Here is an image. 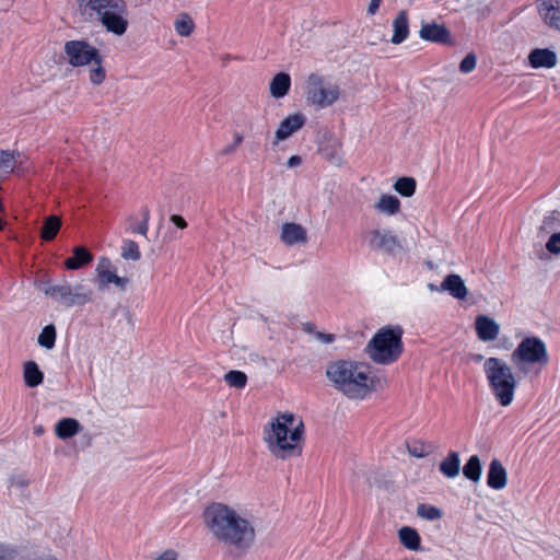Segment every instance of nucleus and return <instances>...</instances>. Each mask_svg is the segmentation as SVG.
<instances>
[{
    "label": "nucleus",
    "instance_id": "obj_1",
    "mask_svg": "<svg viewBox=\"0 0 560 560\" xmlns=\"http://www.w3.org/2000/svg\"><path fill=\"white\" fill-rule=\"evenodd\" d=\"M203 518L211 534L220 541L244 551L255 539L252 524L233 509L222 503H212L203 512Z\"/></svg>",
    "mask_w": 560,
    "mask_h": 560
},
{
    "label": "nucleus",
    "instance_id": "obj_2",
    "mask_svg": "<svg viewBox=\"0 0 560 560\" xmlns=\"http://www.w3.org/2000/svg\"><path fill=\"white\" fill-rule=\"evenodd\" d=\"M325 376L340 394L352 400H362L375 390L369 366L352 360H335L327 364Z\"/></svg>",
    "mask_w": 560,
    "mask_h": 560
},
{
    "label": "nucleus",
    "instance_id": "obj_3",
    "mask_svg": "<svg viewBox=\"0 0 560 560\" xmlns=\"http://www.w3.org/2000/svg\"><path fill=\"white\" fill-rule=\"evenodd\" d=\"M304 430L303 421L296 419L291 412L277 416L269 428L265 429L264 440L269 451L279 458H287L300 454L299 443Z\"/></svg>",
    "mask_w": 560,
    "mask_h": 560
},
{
    "label": "nucleus",
    "instance_id": "obj_4",
    "mask_svg": "<svg viewBox=\"0 0 560 560\" xmlns=\"http://www.w3.org/2000/svg\"><path fill=\"white\" fill-rule=\"evenodd\" d=\"M78 5L82 15L98 22L108 33L117 36L126 33L129 25L126 0H78Z\"/></svg>",
    "mask_w": 560,
    "mask_h": 560
},
{
    "label": "nucleus",
    "instance_id": "obj_5",
    "mask_svg": "<svg viewBox=\"0 0 560 560\" xmlns=\"http://www.w3.org/2000/svg\"><path fill=\"white\" fill-rule=\"evenodd\" d=\"M404 329L399 325H388L381 328L366 346L370 359L377 364L396 362L404 350Z\"/></svg>",
    "mask_w": 560,
    "mask_h": 560
},
{
    "label": "nucleus",
    "instance_id": "obj_6",
    "mask_svg": "<svg viewBox=\"0 0 560 560\" xmlns=\"http://www.w3.org/2000/svg\"><path fill=\"white\" fill-rule=\"evenodd\" d=\"M483 372L489 387L502 407H508L514 399L517 382L511 366L502 359L491 357L485 360Z\"/></svg>",
    "mask_w": 560,
    "mask_h": 560
},
{
    "label": "nucleus",
    "instance_id": "obj_7",
    "mask_svg": "<svg viewBox=\"0 0 560 560\" xmlns=\"http://www.w3.org/2000/svg\"><path fill=\"white\" fill-rule=\"evenodd\" d=\"M511 361L524 375L533 365L546 366L549 362L546 343L536 336L525 337L512 352Z\"/></svg>",
    "mask_w": 560,
    "mask_h": 560
},
{
    "label": "nucleus",
    "instance_id": "obj_8",
    "mask_svg": "<svg viewBox=\"0 0 560 560\" xmlns=\"http://www.w3.org/2000/svg\"><path fill=\"white\" fill-rule=\"evenodd\" d=\"M40 290L46 296L67 308L93 302V291L82 283L71 285L67 281L54 283L48 280L42 283Z\"/></svg>",
    "mask_w": 560,
    "mask_h": 560
},
{
    "label": "nucleus",
    "instance_id": "obj_9",
    "mask_svg": "<svg viewBox=\"0 0 560 560\" xmlns=\"http://www.w3.org/2000/svg\"><path fill=\"white\" fill-rule=\"evenodd\" d=\"M305 96L308 103L326 108L331 106L340 96V88L317 74L311 73L305 83Z\"/></svg>",
    "mask_w": 560,
    "mask_h": 560
},
{
    "label": "nucleus",
    "instance_id": "obj_10",
    "mask_svg": "<svg viewBox=\"0 0 560 560\" xmlns=\"http://www.w3.org/2000/svg\"><path fill=\"white\" fill-rule=\"evenodd\" d=\"M95 282L100 291L106 290L110 284H115L120 291H125L128 287L129 279L119 277L116 267L105 256L100 257L95 267Z\"/></svg>",
    "mask_w": 560,
    "mask_h": 560
},
{
    "label": "nucleus",
    "instance_id": "obj_11",
    "mask_svg": "<svg viewBox=\"0 0 560 560\" xmlns=\"http://www.w3.org/2000/svg\"><path fill=\"white\" fill-rule=\"evenodd\" d=\"M65 51L69 57L70 65L73 67H81L100 61L98 50L83 40L67 42Z\"/></svg>",
    "mask_w": 560,
    "mask_h": 560
},
{
    "label": "nucleus",
    "instance_id": "obj_12",
    "mask_svg": "<svg viewBox=\"0 0 560 560\" xmlns=\"http://www.w3.org/2000/svg\"><path fill=\"white\" fill-rule=\"evenodd\" d=\"M369 246L372 250L387 254L400 247L398 238L389 230H374L369 234Z\"/></svg>",
    "mask_w": 560,
    "mask_h": 560
},
{
    "label": "nucleus",
    "instance_id": "obj_13",
    "mask_svg": "<svg viewBox=\"0 0 560 560\" xmlns=\"http://www.w3.org/2000/svg\"><path fill=\"white\" fill-rule=\"evenodd\" d=\"M419 36L421 39L425 42H431L435 44H451L452 36L450 31L443 24H438L435 22L421 24L419 30Z\"/></svg>",
    "mask_w": 560,
    "mask_h": 560
},
{
    "label": "nucleus",
    "instance_id": "obj_14",
    "mask_svg": "<svg viewBox=\"0 0 560 560\" xmlns=\"http://www.w3.org/2000/svg\"><path fill=\"white\" fill-rule=\"evenodd\" d=\"M538 13L550 28L560 31V0H536Z\"/></svg>",
    "mask_w": 560,
    "mask_h": 560
},
{
    "label": "nucleus",
    "instance_id": "obj_15",
    "mask_svg": "<svg viewBox=\"0 0 560 560\" xmlns=\"http://www.w3.org/2000/svg\"><path fill=\"white\" fill-rule=\"evenodd\" d=\"M305 116L301 113L289 115L280 121L276 132L273 145H277L280 141L288 139L294 132L300 130L305 124Z\"/></svg>",
    "mask_w": 560,
    "mask_h": 560
},
{
    "label": "nucleus",
    "instance_id": "obj_16",
    "mask_svg": "<svg viewBox=\"0 0 560 560\" xmlns=\"http://www.w3.org/2000/svg\"><path fill=\"white\" fill-rule=\"evenodd\" d=\"M476 334L483 342L493 341L500 334V325L487 315H479L475 322Z\"/></svg>",
    "mask_w": 560,
    "mask_h": 560
},
{
    "label": "nucleus",
    "instance_id": "obj_17",
    "mask_svg": "<svg viewBox=\"0 0 560 560\" xmlns=\"http://www.w3.org/2000/svg\"><path fill=\"white\" fill-rule=\"evenodd\" d=\"M529 66L534 69H551L558 62L557 54L549 48H535L528 55Z\"/></svg>",
    "mask_w": 560,
    "mask_h": 560
},
{
    "label": "nucleus",
    "instance_id": "obj_18",
    "mask_svg": "<svg viewBox=\"0 0 560 560\" xmlns=\"http://www.w3.org/2000/svg\"><path fill=\"white\" fill-rule=\"evenodd\" d=\"M280 240L287 246L306 243V230L298 223H283L281 226Z\"/></svg>",
    "mask_w": 560,
    "mask_h": 560
},
{
    "label": "nucleus",
    "instance_id": "obj_19",
    "mask_svg": "<svg viewBox=\"0 0 560 560\" xmlns=\"http://www.w3.org/2000/svg\"><path fill=\"white\" fill-rule=\"evenodd\" d=\"M508 483V472L503 467L502 463L498 458H493L490 462L488 474H487V485L489 488L493 490H501L505 488Z\"/></svg>",
    "mask_w": 560,
    "mask_h": 560
},
{
    "label": "nucleus",
    "instance_id": "obj_20",
    "mask_svg": "<svg viewBox=\"0 0 560 560\" xmlns=\"http://www.w3.org/2000/svg\"><path fill=\"white\" fill-rule=\"evenodd\" d=\"M409 36V20L407 11H400L393 21V35L390 42L399 45Z\"/></svg>",
    "mask_w": 560,
    "mask_h": 560
},
{
    "label": "nucleus",
    "instance_id": "obj_21",
    "mask_svg": "<svg viewBox=\"0 0 560 560\" xmlns=\"http://www.w3.org/2000/svg\"><path fill=\"white\" fill-rule=\"evenodd\" d=\"M441 289L450 292L452 296L458 300H465L468 294V290L458 275L446 276L441 284Z\"/></svg>",
    "mask_w": 560,
    "mask_h": 560
},
{
    "label": "nucleus",
    "instance_id": "obj_22",
    "mask_svg": "<svg viewBox=\"0 0 560 560\" xmlns=\"http://www.w3.org/2000/svg\"><path fill=\"white\" fill-rule=\"evenodd\" d=\"M93 260V255L84 246H75L72 249V256L65 260V267L68 270H78Z\"/></svg>",
    "mask_w": 560,
    "mask_h": 560
},
{
    "label": "nucleus",
    "instance_id": "obj_23",
    "mask_svg": "<svg viewBox=\"0 0 560 560\" xmlns=\"http://www.w3.org/2000/svg\"><path fill=\"white\" fill-rule=\"evenodd\" d=\"M81 431V424L77 419L62 418L55 425V433L61 440H67Z\"/></svg>",
    "mask_w": 560,
    "mask_h": 560
},
{
    "label": "nucleus",
    "instance_id": "obj_24",
    "mask_svg": "<svg viewBox=\"0 0 560 560\" xmlns=\"http://www.w3.org/2000/svg\"><path fill=\"white\" fill-rule=\"evenodd\" d=\"M23 378L27 387L34 388L44 381V373L35 361H27L23 365Z\"/></svg>",
    "mask_w": 560,
    "mask_h": 560
},
{
    "label": "nucleus",
    "instance_id": "obj_25",
    "mask_svg": "<svg viewBox=\"0 0 560 560\" xmlns=\"http://www.w3.org/2000/svg\"><path fill=\"white\" fill-rule=\"evenodd\" d=\"M291 86V78L285 72L277 73L269 85L270 94L276 98L285 96Z\"/></svg>",
    "mask_w": 560,
    "mask_h": 560
},
{
    "label": "nucleus",
    "instance_id": "obj_26",
    "mask_svg": "<svg viewBox=\"0 0 560 560\" xmlns=\"http://www.w3.org/2000/svg\"><path fill=\"white\" fill-rule=\"evenodd\" d=\"M374 209L378 213L386 215H394L400 210V201L394 195L384 194L380 197L378 201L374 205Z\"/></svg>",
    "mask_w": 560,
    "mask_h": 560
},
{
    "label": "nucleus",
    "instance_id": "obj_27",
    "mask_svg": "<svg viewBox=\"0 0 560 560\" xmlns=\"http://www.w3.org/2000/svg\"><path fill=\"white\" fill-rule=\"evenodd\" d=\"M401 545L412 551H417L421 547V538L418 532L409 526H404L398 532Z\"/></svg>",
    "mask_w": 560,
    "mask_h": 560
},
{
    "label": "nucleus",
    "instance_id": "obj_28",
    "mask_svg": "<svg viewBox=\"0 0 560 560\" xmlns=\"http://www.w3.org/2000/svg\"><path fill=\"white\" fill-rule=\"evenodd\" d=\"M460 459L457 452H450L441 462L440 471L447 478H455L459 475Z\"/></svg>",
    "mask_w": 560,
    "mask_h": 560
},
{
    "label": "nucleus",
    "instance_id": "obj_29",
    "mask_svg": "<svg viewBox=\"0 0 560 560\" xmlns=\"http://www.w3.org/2000/svg\"><path fill=\"white\" fill-rule=\"evenodd\" d=\"M61 228V219L57 215H49L45 219L40 230V237L43 241H52Z\"/></svg>",
    "mask_w": 560,
    "mask_h": 560
},
{
    "label": "nucleus",
    "instance_id": "obj_30",
    "mask_svg": "<svg viewBox=\"0 0 560 560\" xmlns=\"http://www.w3.org/2000/svg\"><path fill=\"white\" fill-rule=\"evenodd\" d=\"M481 471H482V467H481V463H480L478 455L470 456L469 459L467 460V463L463 467L464 476L474 482H477L480 480Z\"/></svg>",
    "mask_w": 560,
    "mask_h": 560
},
{
    "label": "nucleus",
    "instance_id": "obj_31",
    "mask_svg": "<svg viewBox=\"0 0 560 560\" xmlns=\"http://www.w3.org/2000/svg\"><path fill=\"white\" fill-rule=\"evenodd\" d=\"M174 28L180 36H189L195 28V23L188 13H179L174 22Z\"/></svg>",
    "mask_w": 560,
    "mask_h": 560
},
{
    "label": "nucleus",
    "instance_id": "obj_32",
    "mask_svg": "<svg viewBox=\"0 0 560 560\" xmlns=\"http://www.w3.org/2000/svg\"><path fill=\"white\" fill-rule=\"evenodd\" d=\"M416 179L408 176L398 178L394 184V189L402 197H411L416 191Z\"/></svg>",
    "mask_w": 560,
    "mask_h": 560
},
{
    "label": "nucleus",
    "instance_id": "obj_33",
    "mask_svg": "<svg viewBox=\"0 0 560 560\" xmlns=\"http://www.w3.org/2000/svg\"><path fill=\"white\" fill-rule=\"evenodd\" d=\"M56 336V327L51 324L47 325L42 329L37 342L40 347L50 350L55 347Z\"/></svg>",
    "mask_w": 560,
    "mask_h": 560
},
{
    "label": "nucleus",
    "instance_id": "obj_34",
    "mask_svg": "<svg viewBox=\"0 0 560 560\" xmlns=\"http://www.w3.org/2000/svg\"><path fill=\"white\" fill-rule=\"evenodd\" d=\"M560 228V211L553 210L547 214L539 228L541 232L551 233L552 231Z\"/></svg>",
    "mask_w": 560,
    "mask_h": 560
},
{
    "label": "nucleus",
    "instance_id": "obj_35",
    "mask_svg": "<svg viewBox=\"0 0 560 560\" xmlns=\"http://www.w3.org/2000/svg\"><path fill=\"white\" fill-rule=\"evenodd\" d=\"M121 257L127 260L137 261L140 259L141 254L138 244L135 241L126 240L124 241L121 247Z\"/></svg>",
    "mask_w": 560,
    "mask_h": 560
},
{
    "label": "nucleus",
    "instance_id": "obj_36",
    "mask_svg": "<svg viewBox=\"0 0 560 560\" xmlns=\"http://www.w3.org/2000/svg\"><path fill=\"white\" fill-rule=\"evenodd\" d=\"M224 381L235 388H244L247 383V376L242 371L232 370L224 375Z\"/></svg>",
    "mask_w": 560,
    "mask_h": 560
},
{
    "label": "nucleus",
    "instance_id": "obj_37",
    "mask_svg": "<svg viewBox=\"0 0 560 560\" xmlns=\"http://www.w3.org/2000/svg\"><path fill=\"white\" fill-rule=\"evenodd\" d=\"M417 513L420 517L425 518L428 521H435L442 517L441 510L429 504H419Z\"/></svg>",
    "mask_w": 560,
    "mask_h": 560
},
{
    "label": "nucleus",
    "instance_id": "obj_38",
    "mask_svg": "<svg viewBox=\"0 0 560 560\" xmlns=\"http://www.w3.org/2000/svg\"><path fill=\"white\" fill-rule=\"evenodd\" d=\"M95 67L90 69L89 78L94 85L101 84L105 79V69L102 67V58L98 62H94Z\"/></svg>",
    "mask_w": 560,
    "mask_h": 560
},
{
    "label": "nucleus",
    "instance_id": "obj_39",
    "mask_svg": "<svg viewBox=\"0 0 560 560\" xmlns=\"http://www.w3.org/2000/svg\"><path fill=\"white\" fill-rule=\"evenodd\" d=\"M14 168V155L9 152L2 150L0 152V172L1 173H11Z\"/></svg>",
    "mask_w": 560,
    "mask_h": 560
},
{
    "label": "nucleus",
    "instance_id": "obj_40",
    "mask_svg": "<svg viewBox=\"0 0 560 560\" xmlns=\"http://www.w3.org/2000/svg\"><path fill=\"white\" fill-rule=\"evenodd\" d=\"M408 453L417 458L425 457L429 454V451L425 444L421 441H416L411 444L407 445Z\"/></svg>",
    "mask_w": 560,
    "mask_h": 560
},
{
    "label": "nucleus",
    "instance_id": "obj_41",
    "mask_svg": "<svg viewBox=\"0 0 560 560\" xmlns=\"http://www.w3.org/2000/svg\"><path fill=\"white\" fill-rule=\"evenodd\" d=\"M546 249L550 254H560V231L550 235L548 242L546 243Z\"/></svg>",
    "mask_w": 560,
    "mask_h": 560
},
{
    "label": "nucleus",
    "instance_id": "obj_42",
    "mask_svg": "<svg viewBox=\"0 0 560 560\" xmlns=\"http://www.w3.org/2000/svg\"><path fill=\"white\" fill-rule=\"evenodd\" d=\"M477 65V58L474 54H468L460 62L459 70L463 73L471 72Z\"/></svg>",
    "mask_w": 560,
    "mask_h": 560
},
{
    "label": "nucleus",
    "instance_id": "obj_43",
    "mask_svg": "<svg viewBox=\"0 0 560 560\" xmlns=\"http://www.w3.org/2000/svg\"><path fill=\"white\" fill-rule=\"evenodd\" d=\"M11 552L12 551L7 546L1 545L0 546V560H11ZM31 560H57V559L51 555H45L42 557H35Z\"/></svg>",
    "mask_w": 560,
    "mask_h": 560
},
{
    "label": "nucleus",
    "instance_id": "obj_44",
    "mask_svg": "<svg viewBox=\"0 0 560 560\" xmlns=\"http://www.w3.org/2000/svg\"><path fill=\"white\" fill-rule=\"evenodd\" d=\"M243 142V137L240 135V133H235L234 135V141L233 143L226 145L225 148L222 149L221 151V154L222 155H228V154H231L233 153L236 148Z\"/></svg>",
    "mask_w": 560,
    "mask_h": 560
},
{
    "label": "nucleus",
    "instance_id": "obj_45",
    "mask_svg": "<svg viewBox=\"0 0 560 560\" xmlns=\"http://www.w3.org/2000/svg\"><path fill=\"white\" fill-rule=\"evenodd\" d=\"M314 338L324 345L332 343L336 340V336L334 334L322 332L318 330L315 332Z\"/></svg>",
    "mask_w": 560,
    "mask_h": 560
},
{
    "label": "nucleus",
    "instance_id": "obj_46",
    "mask_svg": "<svg viewBox=\"0 0 560 560\" xmlns=\"http://www.w3.org/2000/svg\"><path fill=\"white\" fill-rule=\"evenodd\" d=\"M10 485L19 488H25L28 486V480L24 475H16L10 478Z\"/></svg>",
    "mask_w": 560,
    "mask_h": 560
},
{
    "label": "nucleus",
    "instance_id": "obj_47",
    "mask_svg": "<svg viewBox=\"0 0 560 560\" xmlns=\"http://www.w3.org/2000/svg\"><path fill=\"white\" fill-rule=\"evenodd\" d=\"M178 553L173 549L165 550L155 560H177Z\"/></svg>",
    "mask_w": 560,
    "mask_h": 560
},
{
    "label": "nucleus",
    "instance_id": "obj_48",
    "mask_svg": "<svg viewBox=\"0 0 560 560\" xmlns=\"http://www.w3.org/2000/svg\"><path fill=\"white\" fill-rule=\"evenodd\" d=\"M381 3H382V0H371L370 4L368 7V10H366V14L369 16L376 14V12L380 9Z\"/></svg>",
    "mask_w": 560,
    "mask_h": 560
},
{
    "label": "nucleus",
    "instance_id": "obj_49",
    "mask_svg": "<svg viewBox=\"0 0 560 560\" xmlns=\"http://www.w3.org/2000/svg\"><path fill=\"white\" fill-rule=\"evenodd\" d=\"M170 220L179 229H185L187 226L185 219L178 214H172Z\"/></svg>",
    "mask_w": 560,
    "mask_h": 560
},
{
    "label": "nucleus",
    "instance_id": "obj_50",
    "mask_svg": "<svg viewBox=\"0 0 560 560\" xmlns=\"http://www.w3.org/2000/svg\"><path fill=\"white\" fill-rule=\"evenodd\" d=\"M301 163H302L301 156L292 155L289 158L287 165H288V167L293 168V167L300 166Z\"/></svg>",
    "mask_w": 560,
    "mask_h": 560
},
{
    "label": "nucleus",
    "instance_id": "obj_51",
    "mask_svg": "<svg viewBox=\"0 0 560 560\" xmlns=\"http://www.w3.org/2000/svg\"><path fill=\"white\" fill-rule=\"evenodd\" d=\"M148 230H149V223L141 222L136 229H133V232L139 233L143 236H147Z\"/></svg>",
    "mask_w": 560,
    "mask_h": 560
},
{
    "label": "nucleus",
    "instance_id": "obj_52",
    "mask_svg": "<svg viewBox=\"0 0 560 560\" xmlns=\"http://www.w3.org/2000/svg\"><path fill=\"white\" fill-rule=\"evenodd\" d=\"M303 331H305L308 335L315 336V332H317L315 325L312 323H305L303 324Z\"/></svg>",
    "mask_w": 560,
    "mask_h": 560
},
{
    "label": "nucleus",
    "instance_id": "obj_53",
    "mask_svg": "<svg viewBox=\"0 0 560 560\" xmlns=\"http://www.w3.org/2000/svg\"><path fill=\"white\" fill-rule=\"evenodd\" d=\"M5 213V209H4V206L2 203V201L0 200V231H2L5 226V221L4 219L2 218V215Z\"/></svg>",
    "mask_w": 560,
    "mask_h": 560
},
{
    "label": "nucleus",
    "instance_id": "obj_54",
    "mask_svg": "<svg viewBox=\"0 0 560 560\" xmlns=\"http://www.w3.org/2000/svg\"><path fill=\"white\" fill-rule=\"evenodd\" d=\"M141 212H142V222L149 223V220H150V210H149V208L148 207H142Z\"/></svg>",
    "mask_w": 560,
    "mask_h": 560
},
{
    "label": "nucleus",
    "instance_id": "obj_55",
    "mask_svg": "<svg viewBox=\"0 0 560 560\" xmlns=\"http://www.w3.org/2000/svg\"><path fill=\"white\" fill-rule=\"evenodd\" d=\"M472 360L475 362H481L483 360V355L482 354H472Z\"/></svg>",
    "mask_w": 560,
    "mask_h": 560
},
{
    "label": "nucleus",
    "instance_id": "obj_56",
    "mask_svg": "<svg viewBox=\"0 0 560 560\" xmlns=\"http://www.w3.org/2000/svg\"><path fill=\"white\" fill-rule=\"evenodd\" d=\"M428 287H429V289H430L431 291H436V290H438V287H436V285H434V284H432V283H430Z\"/></svg>",
    "mask_w": 560,
    "mask_h": 560
}]
</instances>
